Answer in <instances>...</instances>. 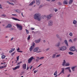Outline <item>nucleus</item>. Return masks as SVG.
<instances>
[{
  "label": "nucleus",
  "mask_w": 77,
  "mask_h": 77,
  "mask_svg": "<svg viewBox=\"0 0 77 77\" xmlns=\"http://www.w3.org/2000/svg\"><path fill=\"white\" fill-rule=\"evenodd\" d=\"M44 59V57H40L39 59V60H42V59Z\"/></svg>",
  "instance_id": "nucleus-33"
},
{
  "label": "nucleus",
  "mask_w": 77,
  "mask_h": 77,
  "mask_svg": "<svg viewBox=\"0 0 77 77\" xmlns=\"http://www.w3.org/2000/svg\"><path fill=\"white\" fill-rule=\"evenodd\" d=\"M60 42H59L55 45V46L56 47H58L59 46H60Z\"/></svg>",
  "instance_id": "nucleus-18"
},
{
  "label": "nucleus",
  "mask_w": 77,
  "mask_h": 77,
  "mask_svg": "<svg viewBox=\"0 0 77 77\" xmlns=\"http://www.w3.org/2000/svg\"><path fill=\"white\" fill-rule=\"evenodd\" d=\"M7 3H8V4H9V5H10V2H9V1L7 2Z\"/></svg>",
  "instance_id": "nucleus-57"
},
{
  "label": "nucleus",
  "mask_w": 77,
  "mask_h": 77,
  "mask_svg": "<svg viewBox=\"0 0 77 77\" xmlns=\"http://www.w3.org/2000/svg\"><path fill=\"white\" fill-rule=\"evenodd\" d=\"M22 63V61H20V62H19L17 64V65H20V63Z\"/></svg>",
  "instance_id": "nucleus-44"
},
{
  "label": "nucleus",
  "mask_w": 77,
  "mask_h": 77,
  "mask_svg": "<svg viewBox=\"0 0 77 77\" xmlns=\"http://www.w3.org/2000/svg\"><path fill=\"white\" fill-rule=\"evenodd\" d=\"M16 26L17 27V29L19 30H22L23 29V27L21 25H19L18 24H17Z\"/></svg>",
  "instance_id": "nucleus-3"
},
{
  "label": "nucleus",
  "mask_w": 77,
  "mask_h": 77,
  "mask_svg": "<svg viewBox=\"0 0 77 77\" xmlns=\"http://www.w3.org/2000/svg\"><path fill=\"white\" fill-rule=\"evenodd\" d=\"M39 48L38 47H37L35 48L34 49L33 51H34V52H36V51H38Z\"/></svg>",
  "instance_id": "nucleus-9"
},
{
  "label": "nucleus",
  "mask_w": 77,
  "mask_h": 77,
  "mask_svg": "<svg viewBox=\"0 0 77 77\" xmlns=\"http://www.w3.org/2000/svg\"><path fill=\"white\" fill-rule=\"evenodd\" d=\"M35 61H36V62H38V61H39V60H38V59H36Z\"/></svg>",
  "instance_id": "nucleus-56"
},
{
  "label": "nucleus",
  "mask_w": 77,
  "mask_h": 77,
  "mask_svg": "<svg viewBox=\"0 0 77 77\" xmlns=\"http://www.w3.org/2000/svg\"><path fill=\"white\" fill-rule=\"evenodd\" d=\"M30 39V35H29L27 38L28 40H29Z\"/></svg>",
  "instance_id": "nucleus-41"
},
{
  "label": "nucleus",
  "mask_w": 77,
  "mask_h": 77,
  "mask_svg": "<svg viewBox=\"0 0 77 77\" xmlns=\"http://www.w3.org/2000/svg\"><path fill=\"white\" fill-rule=\"evenodd\" d=\"M35 3V1H33L29 4V5H32L33 4V3Z\"/></svg>",
  "instance_id": "nucleus-27"
},
{
  "label": "nucleus",
  "mask_w": 77,
  "mask_h": 77,
  "mask_svg": "<svg viewBox=\"0 0 77 77\" xmlns=\"http://www.w3.org/2000/svg\"><path fill=\"white\" fill-rule=\"evenodd\" d=\"M72 0H70L69 2V5H71L72 2Z\"/></svg>",
  "instance_id": "nucleus-26"
},
{
  "label": "nucleus",
  "mask_w": 77,
  "mask_h": 77,
  "mask_svg": "<svg viewBox=\"0 0 77 77\" xmlns=\"http://www.w3.org/2000/svg\"><path fill=\"white\" fill-rule=\"evenodd\" d=\"M33 48L32 47V46H31V47L29 48V50L30 51H32V50H33Z\"/></svg>",
  "instance_id": "nucleus-22"
},
{
  "label": "nucleus",
  "mask_w": 77,
  "mask_h": 77,
  "mask_svg": "<svg viewBox=\"0 0 77 77\" xmlns=\"http://www.w3.org/2000/svg\"><path fill=\"white\" fill-rule=\"evenodd\" d=\"M36 3L38 5H39L41 3V2L39 1H37Z\"/></svg>",
  "instance_id": "nucleus-25"
},
{
  "label": "nucleus",
  "mask_w": 77,
  "mask_h": 77,
  "mask_svg": "<svg viewBox=\"0 0 77 77\" xmlns=\"http://www.w3.org/2000/svg\"><path fill=\"white\" fill-rule=\"evenodd\" d=\"M61 56V55L60 54H59L58 55H57L56 56V57L57 58V57H60V56Z\"/></svg>",
  "instance_id": "nucleus-34"
},
{
  "label": "nucleus",
  "mask_w": 77,
  "mask_h": 77,
  "mask_svg": "<svg viewBox=\"0 0 77 77\" xmlns=\"http://www.w3.org/2000/svg\"><path fill=\"white\" fill-rule=\"evenodd\" d=\"M10 2H13L14 3H16V0H10Z\"/></svg>",
  "instance_id": "nucleus-23"
},
{
  "label": "nucleus",
  "mask_w": 77,
  "mask_h": 77,
  "mask_svg": "<svg viewBox=\"0 0 77 77\" xmlns=\"http://www.w3.org/2000/svg\"><path fill=\"white\" fill-rule=\"evenodd\" d=\"M67 48L66 46H61L59 48L58 50L60 51H65L66 49Z\"/></svg>",
  "instance_id": "nucleus-2"
},
{
  "label": "nucleus",
  "mask_w": 77,
  "mask_h": 77,
  "mask_svg": "<svg viewBox=\"0 0 77 77\" xmlns=\"http://www.w3.org/2000/svg\"><path fill=\"white\" fill-rule=\"evenodd\" d=\"M31 30H34V29H35L32 28H31Z\"/></svg>",
  "instance_id": "nucleus-63"
},
{
  "label": "nucleus",
  "mask_w": 77,
  "mask_h": 77,
  "mask_svg": "<svg viewBox=\"0 0 77 77\" xmlns=\"http://www.w3.org/2000/svg\"><path fill=\"white\" fill-rule=\"evenodd\" d=\"M6 15L5 14H2V17H6Z\"/></svg>",
  "instance_id": "nucleus-43"
},
{
  "label": "nucleus",
  "mask_w": 77,
  "mask_h": 77,
  "mask_svg": "<svg viewBox=\"0 0 77 77\" xmlns=\"http://www.w3.org/2000/svg\"><path fill=\"white\" fill-rule=\"evenodd\" d=\"M50 49V48H48L47 49H46V51H48Z\"/></svg>",
  "instance_id": "nucleus-49"
},
{
  "label": "nucleus",
  "mask_w": 77,
  "mask_h": 77,
  "mask_svg": "<svg viewBox=\"0 0 77 77\" xmlns=\"http://www.w3.org/2000/svg\"><path fill=\"white\" fill-rule=\"evenodd\" d=\"M62 71L61 72H60V73L59 74V75H60V74H61L62 73H63V74H64V71H65V70L64 69V68H62Z\"/></svg>",
  "instance_id": "nucleus-11"
},
{
  "label": "nucleus",
  "mask_w": 77,
  "mask_h": 77,
  "mask_svg": "<svg viewBox=\"0 0 77 77\" xmlns=\"http://www.w3.org/2000/svg\"><path fill=\"white\" fill-rule=\"evenodd\" d=\"M43 42L44 43H45V42H46V41L45 40H44L43 41Z\"/></svg>",
  "instance_id": "nucleus-58"
},
{
  "label": "nucleus",
  "mask_w": 77,
  "mask_h": 77,
  "mask_svg": "<svg viewBox=\"0 0 77 77\" xmlns=\"http://www.w3.org/2000/svg\"><path fill=\"white\" fill-rule=\"evenodd\" d=\"M9 53H12V50H11L10 51H9Z\"/></svg>",
  "instance_id": "nucleus-53"
},
{
  "label": "nucleus",
  "mask_w": 77,
  "mask_h": 77,
  "mask_svg": "<svg viewBox=\"0 0 77 77\" xmlns=\"http://www.w3.org/2000/svg\"><path fill=\"white\" fill-rule=\"evenodd\" d=\"M77 38H75L73 39V41H74V42H76V41H77Z\"/></svg>",
  "instance_id": "nucleus-39"
},
{
  "label": "nucleus",
  "mask_w": 77,
  "mask_h": 77,
  "mask_svg": "<svg viewBox=\"0 0 77 77\" xmlns=\"http://www.w3.org/2000/svg\"><path fill=\"white\" fill-rule=\"evenodd\" d=\"M15 53V52H14L11 54L12 56H14V54Z\"/></svg>",
  "instance_id": "nucleus-50"
},
{
  "label": "nucleus",
  "mask_w": 77,
  "mask_h": 77,
  "mask_svg": "<svg viewBox=\"0 0 77 77\" xmlns=\"http://www.w3.org/2000/svg\"><path fill=\"white\" fill-rule=\"evenodd\" d=\"M71 51H75V48L74 46H71L69 48Z\"/></svg>",
  "instance_id": "nucleus-4"
},
{
  "label": "nucleus",
  "mask_w": 77,
  "mask_h": 77,
  "mask_svg": "<svg viewBox=\"0 0 77 77\" xmlns=\"http://www.w3.org/2000/svg\"><path fill=\"white\" fill-rule=\"evenodd\" d=\"M26 33L27 34H29V31L26 29Z\"/></svg>",
  "instance_id": "nucleus-42"
},
{
  "label": "nucleus",
  "mask_w": 77,
  "mask_h": 77,
  "mask_svg": "<svg viewBox=\"0 0 77 77\" xmlns=\"http://www.w3.org/2000/svg\"><path fill=\"white\" fill-rule=\"evenodd\" d=\"M20 10H15V12H20Z\"/></svg>",
  "instance_id": "nucleus-36"
},
{
  "label": "nucleus",
  "mask_w": 77,
  "mask_h": 77,
  "mask_svg": "<svg viewBox=\"0 0 77 77\" xmlns=\"http://www.w3.org/2000/svg\"><path fill=\"white\" fill-rule=\"evenodd\" d=\"M41 65H42V64H40L38 67L37 68H38V67H39Z\"/></svg>",
  "instance_id": "nucleus-60"
},
{
  "label": "nucleus",
  "mask_w": 77,
  "mask_h": 77,
  "mask_svg": "<svg viewBox=\"0 0 77 77\" xmlns=\"http://www.w3.org/2000/svg\"><path fill=\"white\" fill-rule=\"evenodd\" d=\"M63 4L64 5H67L68 4V1L65 0L63 2Z\"/></svg>",
  "instance_id": "nucleus-15"
},
{
  "label": "nucleus",
  "mask_w": 77,
  "mask_h": 77,
  "mask_svg": "<svg viewBox=\"0 0 77 77\" xmlns=\"http://www.w3.org/2000/svg\"><path fill=\"white\" fill-rule=\"evenodd\" d=\"M64 43L67 47H68V42L66 40H64Z\"/></svg>",
  "instance_id": "nucleus-14"
},
{
  "label": "nucleus",
  "mask_w": 77,
  "mask_h": 77,
  "mask_svg": "<svg viewBox=\"0 0 77 77\" xmlns=\"http://www.w3.org/2000/svg\"><path fill=\"white\" fill-rule=\"evenodd\" d=\"M29 67H28V66L27 67L26 70H27L28 69H29Z\"/></svg>",
  "instance_id": "nucleus-62"
},
{
  "label": "nucleus",
  "mask_w": 77,
  "mask_h": 77,
  "mask_svg": "<svg viewBox=\"0 0 77 77\" xmlns=\"http://www.w3.org/2000/svg\"><path fill=\"white\" fill-rule=\"evenodd\" d=\"M70 74H69V75H67V77H69V76H70Z\"/></svg>",
  "instance_id": "nucleus-64"
},
{
  "label": "nucleus",
  "mask_w": 77,
  "mask_h": 77,
  "mask_svg": "<svg viewBox=\"0 0 77 77\" xmlns=\"http://www.w3.org/2000/svg\"><path fill=\"white\" fill-rule=\"evenodd\" d=\"M70 65V64H69V63H66V64L65 65V66H69Z\"/></svg>",
  "instance_id": "nucleus-20"
},
{
  "label": "nucleus",
  "mask_w": 77,
  "mask_h": 77,
  "mask_svg": "<svg viewBox=\"0 0 77 77\" xmlns=\"http://www.w3.org/2000/svg\"><path fill=\"white\" fill-rule=\"evenodd\" d=\"M34 18L35 20H37L38 21H40L42 17L41 16V14L39 13H37L35 14L34 15Z\"/></svg>",
  "instance_id": "nucleus-1"
},
{
  "label": "nucleus",
  "mask_w": 77,
  "mask_h": 77,
  "mask_svg": "<svg viewBox=\"0 0 77 77\" xmlns=\"http://www.w3.org/2000/svg\"><path fill=\"white\" fill-rule=\"evenodd\" d=\"M75 68H76V66H75L71 67V68L72 70L73 71H75Z\"/></svg>",
  "instance_id": "nucleus-19"
},
{
  "label": "nucleus",
  "mask_w": 77,
  "mask_h": 77,
  "mask_svg": "<svg viewBox=\"0 0 77 77\" xmlns=\"http://www.w3.org/2000/svg\"><path fill=\"white\" fill-rule=\"evenodd\" d=\"M65 63H66V61L64 60H63V62L62 64V66H65Z\"/></svg>",
  "instance_id": "nucleus-13"
},
{
  "label": "nucleus",
  "mask_w": 77,
  "mask_h": 77,
  "mask_svg": "<svg viewBox=\"0 0 77 77\" xmlns=\"http://www.w3.org/2000/svg\"><path fill=\"white\" fill-rule=\"evenodd\" d=\"M12 27V25L10 24H9L7 25V26H5V29H6V28H11V27Z\"/></svg>",
  "instance_id": "nucleus-8"
},
{
  "label": "nucleus",
  "mask_w": 77,
  "mask_h": 77,
  "mask_svg": "<svg viewBox=\"0 0 77 77\" xmlns=\"http://www.w3.org/2000/svg\"><path fill=\"white\" fill-rule=\"evenodd\" d=\"M15 50V48H12V49H11V51H12V52H13V51H14V50Z\"/></svg>",
  "instance_id": "nucleus-45"
},
{
  "label": "nucleus",
  "mask_w": 77,
  "mask_h": 77,
  "mask_svg": "<svg viewBox=\"0 0 77 77\" xmlns=\"http://www.w3.org/2000/svg\"><path fill=\"white\" fill-rule=\"evenodd\" d=\"M19 50H20V48H19L18 49H17V52H18Z\"/></svg>",
  "instance_id": "nucleus-51"
},
{
  "label": "nucleus",
  "mask_w": 77,
  "mask_h": 77,
  "mask_svg": "<svg viewBox=\"0 0 77 77\" xmlns=\"http://www.w3.org/2000/svg\"><path fill=\"white\" fill-rule=\"evenodd\" d=\"M53 24V22L51 20H49L48 22V26H52Z\"/></svg>",
  "instance_id": "nucleus-5"
},
{
  "label": "nucleus",
  "mask_w": 77,
  "mask_h": 77,
  "mask_svg": "<svg viewBox=\"0 0 77 77\" xmlns=\"http://www.w3.org/2000/svg\"><path fill=\"white\" fill-rule=\"evenodd\" d=\"M35 59V58H33V57H32L28 60V63H30L33 59Z\"/></svg>",
  "instance_id": "nucleus-6"
},
{
  "label": "nucleus",
  "mask_w": 77,
  "mask_h": 77,
  "mask_svg": "<svg viewBox=\"0 0 77 77\" xmlns=\"http://www.w3.org/2000/svg\"><path fill=\"white\" fill-rule=\"evenodd\" d=\"M35 43H39V42H41V38H39L38 40H35Z\"/></svg>",
  "instance_id": "nucleus-10"
},
{
  "label": "nucleus",
  "mask_w": 77,
  "mask_h": 77,
  "mask_svg": "<svg viewBox=\"0 0 77 77\" xmlns=\"http://www.w3.org/2000/svg\"><path fill=\"white\" fill-rule=\"evenodd\" d=\"M5 56L4 55H3L2 56V59H5Z\"/></svg>",
  "instance_id": "nucleus-38"
},
{
  "label": "nucleus",
  "mask_w": 77,
  "mask_h": 77,
  "mask_svg": "<svg viewBox=\"0 0 77 77\" xmlns=\"http://www.w3.org/2000/svg\"><path fill=\"white\" fill-rule=\"evenodd\" d=\"M52 17H53V14H50L47 16L46 18H47L48 20H50Z\"/></svg>",
  "instance_id": "nucleus-7"
},
{
  "label": "nucleus",
  "mask_w": 77,
  "mask_h": 77,
  "mask_svg": "<svg viewBox=\"0 0 77 77\" xmlns=\"http://www.w3.org/2000/svg\"><path fill=\"white\" fill-rule=\"evenodd\" d=\"M23 68L24 69H26V64H24L23 65Z\"/></svg>",
  "instance_id": "nucleus-17"
},
{
  "label": "nucleus",
  "mask_w": 77,
  "mask_h": 77,
  "mask_svg": "<svg viewBox=\"0 0 77 77\" xmlns=\"http://www.w3.org/2000/svg\"><path fill=\"white\" fill-rule=\"evenodd\" d=\"M57 74V70H56L55 71V72L54 73V75H56Z\"/></svg>",
  "instance_id": "nucleus-31"
},
{
  "label": "nucleus",
  "mask_w": 77,
  "mask_h": 77,
  "mask_svg": "<svg viewBox=\"0 0 77 77\" xmlns=\"http://www.w3.org/2000/svg\"><path fill=\"white\" fill-rule=\"evenodd\" d=\"M69 72H71V69H69Z\"/></svg>",
  "instance_id": "nucleus-61"
},
{
  "label": "nucleus",
  "mask_w": 77,
  "mask_h": 77,
  "mask_svg": "<svg viewBox=\"0 0 77 77\" xmlns=\"http://www.w3.org/2000/svg\"><path fill=\"white\" fill-rule=\"evenodd\" d=\"M56 36L58 39H60V40H62V38H61L60 37V36L59 34H57L56 35Z\"/></svg>",
  "instance_id": "nucleus-12"
},
{
  "label": "nucleus",
  "mask_w": 77,
  "mask_h": 77,
  "mask_svg": "<svg viewBox=\"0 0 77 77\" xmlns=\"http://www.w3.org/2000/svg\"><path fill=\"white\" fill-rule=\"evenodd\" d=\"M76 23H77V21H75V20H73V24H76Z\"/></svg>",
  "instance_id": "nucleus-35"
},
{
  "label": "nucleus",
  "mask_w": 77,
  "mask_h": 77,
  "mask_svg": "<svg viewBox=\"0 0 77 77\" xmlns=\"http://www.w3.org/2000/svg\"><path fill=\"white\" fill-rule=\"evenodd\" d=\"M20 66L18 65L16 67H15L14 68H13V70H15V69H18V68H20Z\"/></svg>",
  "instance_id": "nucleus-16"
},
{
  "label": "nucleus",
  "mask_w": 77,
  "mask_h": 77,
  "mask_svg": "<svg viewBox=\"0 0 77 77\" xmlns=\"http://www.w3.org/2000/svg\"><path fill=\"white\" fill-rule=\"evenodd\" d=\"M19 57H20V56H18L17 57V61L19 60Z\"/></svg>",
  "instance_id": "nucleus-48"
},
{
  "label": "nucleus",
  "mask_w": 77,
  "mask_h": 77,
  "mask_svg": "<svg viewBox=\"0 0 77 77\" xmlns=\"http://www.w3.org/2000/svg\"><path fill=\"white\" fill-rule=\"evenodd\" d=\"M70 68H71L70 67H66V68H65V69H68L69 70V69H70Z\"/></svg>",
  "instance_id": "nucleus-40"
},
{
  "label": "nucleus",
  "mask_w": 77,
  "mask_h": 77,
  "mask_svg": "<svg viewBox=\"0 0 77 77\" xmlns=\"http://www.w3.org/2000/svg\"><path fill=\"white\" fill-rule=\"evenodd\" d=\"M6 67V66H0V69H2V68H5V67Z\"/></svg>",
  "instance_id": "nucleus-30"
},
{
  "label": "nucleus",
  "mask_w": 77,
  "mask_h": 77,
  "mask_svg": "<svg viewBox=\"0 0 77 77\" xmlns=\"http://www.w3.org/2000/svg\"><path fill=\"white\" fill-rule=\"evenodd\" d=\"M10 5H14V4L12 3H10Z\"/></svg>",
  "instance_id": "nucleus-52"
},
{
  "label": "nucleus",
  "mask_w": 77,
  "mask_h": 77,
  "mask_svg": "<svg viewBox=\"0 0 77 77\" xmlns=\"http://www.w3.org/2000/svg\"><path fill=\"white\" fill-rule=\"evenodd\" d=\"M58 4L59 6H61L62 5V2H58Z\"/></svg>",
  "instance_id": "nucleus-37"
},
{
  "label": "nucleus",
  "mask_w": 77,
  "mask_h": 77,
  "mask_svg": "<svg viewBox=\"0 0 77 77\" xmlns=\"http://www.w3.org/2000/svg\"><path fill=\"white\" fill-rule=\"evenodd\" d=\"M35 43L34 42H33L32 44V45H31V46H32V47L34 48V47H35Z\"/></svg>",
  "instance_id": "nucleus-28"
},
{
  "label": "nucleus",
  "mask_w": 77,
  "mask_h": 77,
  "mask_svg": "<svg viewBox=\"0 0 77 77\" xmlns=\"http://www.w3.org/2000/svg\"><path fill=\"white\" fill-rule=\"evenodd\" d=\"M14 30V28H11L10 29V31H12V30Z\"/></svg>",
  "instance_id": "nucleus-46"
},
{
  "label": "nucleus",
  "mask_w": 77,
  "mask_h": 77,
  "mask_svg": "<svg viewBox=\"0 0 77 77\" xmlns=\"http://www.w3.org/2000/svg\"><path fill=\"white\" fill-rule=\"evenodd\" d=\"M36 72H38V70H35L34 72V73H36Z\"/></svg>",
  "instance_id": "nucleus-54"
},
{
  "label": "nucleus",
  "mask_w": 77,
  "mask_h": 77,
  "mask_svg": "<svg viewBox=\"0 0 77 77\" xmlns=\"http://www.w3.org/2000/svg\"><path fill=\"white\" fill-rule=\"evenodd\" d=\"M69 42H71L72 43V40L71 39H69Z\"/></svg>",
  "instance_id": "nucleus-47"
},
{
  "label": "nucleus",
  "mask_w": 77,
  "mask_h": 77,
  "mask_svg": "<svg viewBox=\"0 0 77 77\" xmlns=\"http://www.w3.org/2000/svg\"><path fill=\"white\" fill-rule=\"evenodd\" d=\"M56 55V54H53L52 56V59H54L55 58Z\"/></svg>",
  "instance_id": "nucleus-21"
},
{
  "label": "nucleus",
  "mask_w": 77,
  "mask_h": 77,
  "mask_svg": "<svg viewBox=\"0 0 77 77\" xmlns=\"http://www.w3.org/2000/svg\"><path fill=\"white\" fill-rule=\"evenodd\" d=\"M14 39V37L12 38L11 39V41H12Z\"/></svg>",
  "instance_id": "nucleus-59"
},
{
  "label": "nucleus",
  "mask_w": 77,
  "mask_h": 77,
  "mask_svg": "<svg viewBox=\"0 0 77 77\" xmlns=\"http://www.w3.org/2000/svg\"><path fill=\"white\" fill-rule=\"evenodd\" d=\"M69 35L70 36H72L73 34H72V32H70V33H69Z\"/></svg>",
  "instance_id": "nucleus-32"
},
{
  "label": "nucleus",
  "mask_w": 77,
  "mask_h": 77,
  "mask_svg": "<svg viewBox=\"0 0 77 77\" xmlns=\"http://www.w3.org/2000/svg\"><path fill=\"white\" fill-rule=\"evenodd\" d=\"M13 19L14 20H16V21H20V20L18 19L15 18H13Z\"/></svg>",
  "instance_id": "nucleus-24"
},
{
  "label": "nucleus",
  "mask_w": 77,
  "mask_h": 77,
  "mask_svg": "<svg viewBox=\"0 0 77 77\" xmlns=\"http://www.w3.org/2000/svg\"><path fill=\"white\" fill-rule=\"evenodd\" d=\"M54 11H55V12H57V11H58V10H57V9H55Z\"/></svg>",
  "instance_id": "nucleus-55"
},
{
  "label": "nucleus",
  "mask_w": 77,
  "mask_h": 77,
  "mask_svg": "<svg viewBox=\"0 0 77 77\" xmlns=\"http://www.w3.org/2000/svg\"><path fill=\"white\" fill-rule=\"evenodd\" d=\"M69 54H70V55H72V54H74V53H73L71 52H69Z\"/></svg>",
  "instance_id": "nucleus-29"
}]
</instances>
